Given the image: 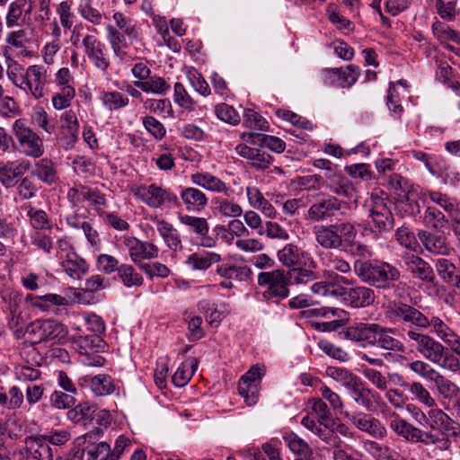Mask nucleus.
Segmentation results:
<instances>
[{"label": "nucleus", "instance_id": "c85d7f7f", "mask_svg": "<svg viewBox=\"0 0 460 460\" xmlns=\"http://www.w3.org/2000/svg\"><path fill=\"white\" fill-rule=\"evenodd\" d=\"M68 198L75 203L88 201L93 206H106L107 199L103 193L98 189H93L87 186L80 185L68 190Z\"/></svg>", "mask_w": 460, "mask_h": 460}, {"label": "nucleus", "instance_id": "cd10ccee", "mask_svg": "<svg viewBox=\"0 0 460 460\" xmlns=\"http://www.w3.org/2000/svg\"><path fill=\"white\" fill-rule=\"evenodd\" d=\"M326 187L336 196L352 199L355 196V188L352 182L339 170L326 175Z\"/></svg>", "mask_w": 460, "mask_h": 460}, {"label": "nucleus", "instance_id": "0eeeda50", "mask_svg": "<svg viewBox=\"0 0 460 460\" xmlns=\"http://www.w3.org/2000/svg\"><path fill=\"white\" fill-rule=\"evenodd\" d=\"M135 196L152 208H171L181 206L177 195L172 190L155 183L137 186L135 190Z\"/></svg>", "mask_w": 460, "mask_h": 460}, {"label": "nucleus", "instance_id": "4be33fe9", "mask_svg": "<svg viewBox=\"0 0 460 460\" xmlns=\"http://www.w3.org/2000/svg\"><path fill=\"white\" fill-rule=\"evenodd\" d=\"M236 153L249 161L252 167L257 170H265L273 163V157L261 148L251 147L244 144L237 145Z\"/></svg>", "mask_w": 460, "mask_h": 460}, {"label": "nucleus", "instance_id": "6e6d98bb", "mask_svg": "<svg viewBox=\"0 0 460 460\" xmlns=\"http://www.w3.org/2000/svg\"><path fill=\"white\" fill-rule=\"evenodd\" d=\"M284 440L290 451L297 457H305L313 453L310 446L296 434L291 432L284 437Z\"/></svg>", "mask_w": 460, "mask_h": 460}, {"label": "nucleus", "instance_id": "7c9ffc66", "mask_svg": "<svg viewBox=\"0 0 460 460\" xmlns=\"http://www.w3.org/2000/svg\"><path fill=\"white\" fill-rule=\"evenodd\" d=\"M242 138L251 145L267 147L275 153H282L286 148V143L275 136L248 132L243 133Z\"/></svg>", "mask_w": 460, "mask_h": 460}, {"label": "nucleus", "instance_id": "de8ad7c7", "mask_svg": "<svg viewBox=\"0 0 460 460\" xmlns=\"http://www.w3.org/2000/svg\"><path fill=\"white\" fill-rule=\"evenodd\" d=\"M430 429L429 431L422 430L419 428L417 439L415 443H420L424 446L438 445V448L441 451L449 450L451 447V441L447 437H439Z\"/></svg>", "mask_w": 460, "mask_h": 460}, {"label": "nucleus", "instance_id": "4c0bfd02", "mask_svg": "<svg viewBox=\"0 0 460 460\" xmlns=\"http://www.w3.org/2000/svg\"><path fill=\"white\" fill-rule=\"evenodd\" d=\"M157 231L169 249L178 251L182 248L181 235L171 223L164 219L158 220Z\"/></svg>", "mask_w": 460, "mask_h": 460}, {"label": "nucleus", "instance_id": "6ab92c4d", "mask_svg": "<svg viewBox=\"0 0 460 460\" xmlns=\"http://www.w3.org/2000/svg\"><path fill=\"white\" fill-rule=\"evenodd\" d=\"M423 189L414 186L402 194H399L394 202L396 212L402 217H414L420 213V206L418 199L422 201Z\"/></svg>", "mask_w": 460, "mask_h": 460}, {"label": "nucleus", "instance_id": "338daca9", "mask_svg": "<svg viewBox=\"0 0 460 460\" xmlns=\"http://www.w3.org/2000/svg\"><path fill=\"white\" fill-rule=\"evenodd\" d=\"M173 97L175 103L179 105L181 108L185 109L189 111H192L195 110V102L188 93L182 84L175 83Z\"/></svg>", "mask_w": 460, "mask_h": 460}, {"label": "nucleus", "instance_id": "774afa93", "mask_svg": "<svg viewBox=\"0 0 460 460\" xmlns=\"http://www.w3.org/2000/svg\"><path fill=\"white\" fill-rule=\"evenodd\" d=\"M75 394L55 390L49 397L51 405L58 410L70 409L75 403Z\"/></svg>", "mask_w": 460, "mask_h": 460}, {"label": "nucleus", "instance_id": "f8f14e48", "mask_svg": "<svg viewBox=\"0 0 460 460\" xmlns=\"http://www.w3.org/2000/svg\"><path fill=\"white\" fill-rule=\"evenodd\" d=\"M343 202L335 196L326 195L316 199L308 208L305 219L312 222L332 221Z\"/></svg>", "mask_w": 460, "mask_h": 460}, {"label": "nucleus", "instance_id": "b1692460", "mask_svg": "<svg viewBox=\"0 0 460 460\" xmlns=\"http://www.w3.org/2000/svg\"><path fill=\"white\" fill-rule=\"evenodd\" d=\"M378 323H358L350 325L346 330V337L360 343L364 348L374 347Z\"/></svg>", "mask_w": 460, "mask_h": 460}, {"label": "nucleus", "instance_id": "8fccbe9b", "mask_svg": "<svg viewBox=\"0 0 460 460\" xmlns=\"http://www.w3.org/2000/svg\"><path fill=\"white\" fill-rule=\"evenodd\" d=\"M422 222L429 228L439 229L443 228L448 223V220L440 209L427 204L425 205Z\"/></svg>", "mask_w": 460, "mask_h": 460}, {"label": "nucleus", "instance_id": "a878e982", "mask_svg": "<svg viewBox=\"0 0 460 460\" xmlns=\"http://www.w3.org/2000/svg\"><path fill=\"white\" fill-rule=\"evenodd\" d=\"M396 332V328L385 327L378 323L374 347L385 350L403 353L405 351V345L402 341L394 337Z\"/></svg>", "mask_w": 460, "mask_h": 460}, {"label": "nucleus", "instance_id": "2eb2a0df", "mask_svg": "<svg viewBox=\"0 0 460 460\" xmlns=\"http://www.w3.org/2000/svg\"><path fill=\"white\" fill-rule=\"evenodd\" d=\"M359 75V67L352 64L345 67L325 68L323 70L324 82L341 88H350L358 81Z\"/></svg>", "mask_w": 460, "mask_h": 460}, {"label": "nucleus", "instance_id": "5701e85b", "mask_svg": "<svg viewBox=\"0 0 460 460\" xmlns=\"http://www.w3.org/2000/svg\"><path fill=\"white\" fill-rule=\"evenodd\" d=\"M78 383L82 386L89 385L91 391L97 396L110 395L117 390L113 378L107 374L84 376L78 379Z\"/></svg>", "mask_w": 460, "mask_h": 460}, {"label": "nucleus", "instance_id": "e433bc0d", "mask_svg": "<svg viewBox=\"0 0 460 460\" xmlns=\"http://www.w3.org/2000/svg\"><path fill=\"white\" fill-rule=\"evenodd\" d=\"M349 391L354 402L366 410H370L373 405L372 399L379 396L375 391L367 387L360 379Z\"/></svg>", "mask_w": 460, "mask_h": 460}, {"label": "nucleus", "instance_id": "bb28decb", "mask_svg": "<svg viewBox=\"0 0 460 460\" xmlns=\"http://www.w3.org/2000/svg\"><path fill=\"white\" fill-rule=\"evenodd\" d=\"M277 257L282 265L287 268L306 266L308 261H310L311 263L314 262L308 252L293 243L286 244L278 252Z\"/></svg>", "mask_w": 460, "mask_h": 460}, {"label": "nucleus", "instance_id": "412c9836", "mask_svg": "<svg viewBox=\"0 0 460 460\" xmlns=\"http://www.w3.org/2000/svg\"><path fill=\"white\" fill-rule=\"evenodd\" d=\"M31 167V163L25 159H17L0 164V181L5 188L14 187L19 179L23 176Z\"/></svg>", "mask_w": 460, "mask_h": 460}, {"label": "nucleus", "instance_id": "79ce46f5", "mask_svg": "<svg viewBox=\"0 0 460 460\" xmlns=\"http://www.w3.org/2000/svg\"><path fill=\"white\" fill-rule=\"evenodd\" d=\"M103 341L96 334L82 335L74 340V345L81 355H90L102 347Z\"/></svg>", "mask_w": 460, "mask_h": 460}, {"label": "nucleus", "instance_id": "3c124183", "mask_svg": "<svg viewBox=\"0 0 460 460\" xmlns=\"http://www.w3.org/2000/svg\"><path fill=\"white\" fill-rule=\"evenodd\" d=\"M27 217L30 219V225L35 231L49 230L51 231V221L43 209H38L32 206L28 207Z\"/></svg>", "mask_w": 460, "mask_h": 460}, {"label": "nucleus", "instance_id": "39448f33", "mask_svg": "<svg viewBox=\"0 0 460 460\" xmlns=\"http://www.w3.org/2000/svg\"><path fill=\"white\" fill-rule=\"evenodd\" d=\"M257 283L262 289V297L279 303L289 296V279L284 270L277 269L258 274Z\"/></svg>", "mask_w": 460, "mask_h": 460}, {"label": "nucleus", "instance_id": "0e129e2a", "mask_svg": "<svg viewBox=\"0 0 460 460\" xmlns=\"http://www.w3.org/2000/svg\"><path fill=\"white\" fill-rule=\"evenodd\" d=\"M457 356L454 350L450 351L444 346L440 358L434 361V364L451 372H458L460 370V361Z\"/></svg>", "mask_w": 460, "mask_h": 460}, {"label": "nucleus", "instance_id": "864d4df0", "mask_svg": "<svg viewBox=\"0 0 460 460\" xmlns=\"http://www.w3.org/2000/svg\"><path fill=\"white\" fill-rule=\"evenodd\" d=\"M409 393L412 395L413 399L422 403L423 405L431 408L436 405L435 399L431 396L428 389L420 382H411L405 385Z\"/></svg>", "mask_w": 460, "mask_h": 460}, {"label": "nucleus", "instance_id": "4468645a", "mask_svg": "<svg viewBox=\"0 0 460 460\" xmlns=\"http://www.w3.org/2000/svg\"><path fill=\"white\" fill-rule=\"evenodd\" d=\"M123 244L128 249L132 262L139 269V264H146L145 260L155 259L159 255V248L153 243L141 241L136 237H124Z\"/></svg>", "mask_w": 460, "mask_h": 460}, {"label": "nucleus", "instance_id": "c756f323", "mask_svg": "<svg viewBox=\"0 0 460 460\" xmlns=\"http://www.w3.org/2000/svg\"><path fill=\"white\" fill-rule=\"evenodd\" d=\"M180 198L186 210L201 212L208 205V199L206 194L195 187H185L180 192Z\"/></svg>", "mask_w": 460, "mask_h": 460}, {"label": "nucleus", "instance_id": "9b49d317", "mask_svg": "<svg viewBox=\"0 0 460 460\" xmlns=\"http://www.w3.org/2000/svg\"><path fill=\"white\" fill-rule=\"evenodd\" d=\"M13 130L25 155L38 158L43 155L44 147L41 138L26 125L24 120L16 119Z\"/></svg>", "mask_w": 460, "mask_h": 460}, {"label": "nucleus", "instance_id": "1a4fd4ad", "mask_svg": "<svg viewBox=\"0 0 460 460\" xmlns=\"http://www.w3.org/2000/svg\"><path fill=\"white\" fill-rule=\"evenodd\" d=\"M421 331L416 327H409L405 331V340L426 359L434 363L440 358L444 345Z\"/></svg>", "mask_w": 460, "mask_h": 460}, {"label": "nucleus", "instance_id": "58836bf2", "mask_svg": "<svg viewBox=\"0 0 460 460\" xmlns=\"http://www.w3.org/2000/svg\"><path fill=\"white\" fill-rule=\"evenodd\" d=\"M134 85L146 93L164 95L170 90V84L164 78L157 75L150 76L146 81H134Z\"/></svg>", "mask_w": 460, "mask_h": 460}, {"label": "nucleus", "instance_id": "680f3d73", "mask_svg": "<svg viewBox=\"0 0 460 460\" xmlns=\"http://www.w3.org/2000/svg\"><path fill=\"white\" fill-rule=\"evenodd\" d=\"M262 451L258 447L250 450L252 460H283L279 449L270 443H265L261 447Z\"/></svg>", "mask_w": 460, "mask_h": 460}, {"label": "nucleus", "instance_id": "f3484780", "mask_svg": "<svg viewBox=\"0 0 460 460\" xmlns=\"http://www.w3.org/2000/svg\"><path fill=\"white\" fill-rule=\"evenodd\" d=\"M402 260L406 270L415 279L423 283L434 284L436 276L431 265L423 258L413 253H404Z\"/></svg>", "mask_w": 460, "mask_h": 460}, {"label": "nucleus", "instance_id": "052dcab7", "mask_svg": "<svg viewBox=\"0 0 460 460\" xmlns=\"http://www.w3.org/2000/svg\"><path fill=\"white\" fill-rule=\"evenodd\" d=\"M323 260V264L329 269V271L332 272L329 274L330 277H332L334 272H340L341 274H348L351 272L349 263L345 259L338 255L330 253L327 254Z\"/></svg>", "mask_w": 460, "mask_h": 460}, {"label": "nucleus", "instance_id": "473e14b6", "mask_svg": "<svg viewBox=\"0 0 460 460\" xmlns=\"http://www.w3.org/2000/svg\"><path fill=\"white\" fill-rule=\"evenodd\" d=\"M191 182L212 192L227 194L229 187L225 181L210 172H196L190 175Z\"/></svg>", "mask_w": 460, "mask_h": 460}, {"label": "nucleus", "instance_id": "c9c22d12", "mask_svg": "<svg viewBox=\"0 0 460 460\" xmlns=\"http://www.w3.org/2000/svg\"><path fill=\"white\" fill-rule=\"evenodd\" d=\"M221 255L208 251H199L191 253L186 261V264L193 270H206L212 264L219 262Z\"/></svg>", "mask_w": 460, "mask_h": 460}, {"label": "nucleus", "instance_id": "aec40b11", "mask_svg": "<svg viewBox=\"0 0 460 460\" xmlns=\"http://www.w3.org/2000/svg\"><path fill=\"white\" fill-rule=\"evenodd\" d=\"M20 456L26 455L33 460H52L53 452L42 435L28 436L24 439V447L20 449Z\"/></svg>", "mask_w": 460, "mask_h": 460}, {"label": "nucleus", "instance_id": "ddd939ff", "mask_svg": "<svg viewBox=\"0 0 460 460\" xmlns=\"http://www.w3.org/2000/svg\"><path fill=\"white\" fill-rule=\"evenodd\" d=\"M417 237L424 249L431 255L447 257L454 252L447 235L444 233L421 229L418 231Z\"/></svg>", "mask_w": 460, "mask_h": 460}, {"label": "nucleus", "instance_id": "9d476101", "mask_svg": "<svg viewBox=\"0 0 460 460\" xmlns=\"http://www.w3.org/2000/svg\"><path fill=\"white\" fill-rule=\"evenodd\" d=\"M368 217L374 228L379 234L390 232L394 226V218L385 200L372 193L368 205Z\"/></svg>", "mask_w": 460, "mask_h": 460}, {"label": "nucleus", "instance_id": "c03bdc74", "mask_svg": "<svg viewBox=\"0 0 460 460\" xmlns=\"http://www.w3.org/2000/svg\"><path fill=\"white\" fill-rule=\"evenodd\" d=\"M62 267L68 276L80 279L88 271V264L75 252L67 254V259L62 262Z\"/></svg>", "mask_w": 460, "mask_h": 460}, {"label": "nucleus", "instance_id": "e2e57ef3", "mask_svg": "<svg viewBox=\"0 0 460 460\" xmlns=\"http://www.w3.org/2000/svg\"><path fill=\"white\" fill-rule=\"evenodd\" d=\"M142 124L145 129L155 139L162 140L166 135V128L164 124L153 116L142 118Z\"/></svg>", "mask_w": 460, "mask_h": 460}, {"label": "nucleus", "instance_id": "5fc2aeb1", "mask_svg": "<svg viewBox=\"0 0 460 460\" xmlns=\"http://www.w3.org/2000/svg\"><path fill=\"white\" fill-rule=\"evenodd\" d=\"M326 373L348 390L359 379V377L344 367H328Z\"/></svg>", "mask_w": 460, "mask_h": 460}, {"label": "nucleus", "instance_id": "13d9d810", "mask_svg": "<svg viewBox=\"0 0 460 460\" xmlns=\"http://www.w3.org/2000/svg\"><path fill=\"white\" fill-rule=\"evenodd\" d=\"M243 123L246 128L254 130L268 131L270 129L269 122L252 109L243 111Z\"/></svg>", "mask_w": 460, "mask_h": 460}, {"label": "nucleus", "instance_id": "f257e3e1", "mask_svg": "<svg viewBox=\"0 0 460 460\" xmlns=\"http://www.w3.org/2000/svg\"><path fill=\"white\" fill-rule=\"evenodd\" d=\"M385 318L392 323H401L418 330L431 328L432 332L452 350L460 356V336L438 316L430 318L418 308L401 300L389 301L384 311Z\"/></svg>", "mask_w": 460, "mask_h": 460}, {"label": "nucleus", "instance_id": "4d7b16f0", "mask_svg": "<svg viewBox=\"0 0 460 460\" xmlns=\"http://www.w3.org/2000/svg\"><path fill=\"white\" fill-rule=\"evenodd\" d=\"M179 221L189 226L193 233L199 236H206L209 232V226L206 218L190 215H180Z\"/></svg>", "mask_w": 460, "mask_h": 460}, {"label": "nucleus", "instance_id": "49530a36", "mask_svg": "<svg viewBox=\"0 0 460 460\" xmlns=\"http://www.w3.org/2000/svg\"><path fill=\"white\" fill-rule=\"evenodd\" d=\"M217 272L226 279L246 280L252 274L251 269L246 265L222 264L217 267Z\"/></svg>", "mask_w": 460, "mask_h": 460}, {"label": "nucleus", "instance_id": "603ef678", "mask_svg": "<svg viewBox=\"0 0 460 460\" xmlns=\"http://www.w3.org/2000/svg\"><path fill=\"white\" fill-rule=\"evenodd\" d=\"M101 101L103 106L111 111L120 110L129 103L128 97L118 91L103 92Z\"/></svg>", "mask_w": 460, "mask_h": 460}, {"label": "nucleus", "instance_id": "7ed1b4c3", "mask_svg": "<svg viewBox=\"0 0 460 460\" xmlns=\"http://www.w3.org/2000/svg\"><path fill=\"white\" fill-rule=\"evenodd\" d=\"M316 243L326 250H340L345 242L356 239L358 231L353 223L342 221L314 227Z\"/></svg>", "mask_w": 460, "mask_h": 460}, {"label": "nucleus", "instance_id": "dca6fc26", "mask_svg": "<svg viewBox=\"0 0 460 460\" xmlns=\"http://www.w3.org/2000/svg\"><path fill=\"white\" fill-rule=\"evenodd\" d=\"M345 417L360 431L375 438H384L387 430L382 422L372 414L363 411L346 412Z\"/></svg>", "mask_w": 460, "mask_h": 460}, {"label": "nucleus", "instance_id": "6e6552de", "mask_svg": "<svg viewBox=\"0 0 460 460\" xmlns=\"http://www.w3.org/2000/svg\"><path fill=\"white\" fill-rule=\"evenodd\" d=\"M32 344L62 340L67 334L66 326L55 320H36L31 323L25 332Z\"/></svg>", "mask_w": 460, "mask_h": 460}, {"label": "nucleus", "instance_id": "2f4dec72", "mask_svg": "<svg viewBox=\"0 0 460 460\" xmlns=\"http://www.w3.org/2000/svg\"><path fill=\"white\" fill-rule=\"evenodd\" d=\"M435 268L440 279L448 285L455 287L460 295V272L456 265L446 258L435 261Z\"/></svg>", "mask_w": 460, "mask_h": 460}, {"label": "nucleus", "instance_id": "a18cd8bd", "mask_svg": "<svg viewBox=\"0 0 460 460\" xmlns=\"http://www.w3.org/2000/svg\"><path fill=\"white\" fill-rule=\"evenodd\" d=\"M433 382L441 396L456 402L460 401V388L451 380L438 373L434 376Z\"/></svg>", "mask_w": 460, "mask_h": 460}, {"label": "nucleus", "instance_id": "09e8293b", "mask_svg": "<svg viewBox=\"0 0 460 460\" xmlns=\"http://www.w3.org/2000/svg\"><path fill=\"white\" fill-rule=\"evenodd\" d=\"M83 452L86 453L87 460H116L111 450V447L106 442L90 443L85 446Z\"/></svg>", "mask_w": 460, "mask_h": 460}, {"label": "nucleus", "instance_id": "423d86ee", "mask_svg": "<svg viewBox=\"0 0 460 460\" xmlns=\"http://www.w3.org/2000/svg\"><path fill=\"white\" fill-rule=\"evenodd\" d=\"M13 81L16 86L38 100L45 96L50 75L48 73V68L44 66L31 65L26 68L23 75L19 77L14 76Z\"/></svg>", "mask_w": 460, "mask_h": 460}, {"label": "nucleus", "instance_id": "69168bd1", "mask_svg": "<svg viewBox=\"0 0 460 460\" xmlns=\"http://www.w3.org/2000/svg\"><path fill=\"white\" fill-rule=\"evenodd\" d=\"M6 42L16 49H20L21 53L24 57L31 56V51L26 50V46L30 43V39L24 30L10 32L6 37Z\"/></svg>", "mask_w": 460, "mask_h": 460}, {"label": "nucleus", "instance_id": "f704fd0d", "mask_svg": "<svg viewBox=\"0 0 460 460\" xmlns=\"http://www.w3.org/2000/svg\"><path fill=\"white\" fill-rule=\"evenodd\" d=\"M452 419L441 409L431 407L427 412L425 425L430 429L438 430L443 435L448 433L452 427Z\"/></svg>", "mask_w": 460, "mask_h": 460}, {"label": "nucleus", "instance_id": "37998d69", "mask_svg": "<svg viewBox=\"0 0 460 460\" xmlns=\"http://www.w3.org/2000/svg\"><path fill=\"white\" fill-rule=\"evenodd\" d=\"M117 274L119 280L127 288L141 287L144 283V278L131 264H120Z\"/></svg>", "mask_w": 460, "mask_h": 460}, {"label": "nucleus", "instance_id": "a19ab883", "mask_svg": "<svg viewBox=\"0 0 460 460\" xmlns=\"http://www.w3.org/2000/svg\"><path fill=\"white\" fill-rule=\"evenodd\" d=\"M198 367V360L195 358H190L182 362L177 368L172 377V382L178 387H182L188 384L192 377Z\"/></svg>", "mask_w": 460, "mask_h": 460}, {"label": "nucleus", "instance_id": "a211bd4d", "mask_svg": "<svg viewBox=\"0 0 460 460\" xmlns=\"http://www.w3.org/2000/svg\"><path fill=\"white\" fill-rule=\"evenodd\" d=\"M84 52L94 66L103 73L110 67V59L105 45L95 36L86 34L83 37Z\"/></svg>", "mask_w": 460, "mask_h": 460}, {"label": "nucleus", "instance_id": "ea45409f", "mask_svg": "<svg viewBox=\"0 0 460 460\" xmlns=\"http://www.w3.org/2000/svg\"><path fill=\"white\" fill-rule=\"evenodd\" d=\"M391 429L398 436L403 438L407 442L415 443L419 428L402 419L399 415L390 421Z\"/></svg>", "mask_w": 460, "mask_h": 460}, {"label": "nucleus", "instance_id": "20e7f679", "mask_svg": "<svg viewBox=\"0 0 460 460\" xmlns=\"http://www.w3.org/2000/svg\"><path fill=\"white\" fill-rule=\"evenodd\" d=\"M113 20L115 25H106L107 40L113 53L117 57H122L126 55L125 49L129 45L127 39L130 41L137 40L139 38V31L136 22L120 12L113 14Z\"/></svg>", "mask_w": 460, "mask_h": 460}, {"label": "nucleus", "instance_id": "393cba45", "mask_svg": "<svg viewBox=\"0 0 460 460\" xmlns=\"http://www.w3.org/2000/svg\"><path fill=\"white\" fill-rule=\"evenodd\" d=\"M376 295L372 287L356 285L348 288L345 304L351 308H365L375 303Z\"/></svg>", "mask_w": 460, "mask_h": 460}, {"label": "nucleus", "instance_id": "bf43d9fd", "mask_svg": "<svg viewBox=\"0 0 460 460\" xmlns=\"http://www.w3.org/2000/svg\"><path fill=\"white\" fill-rule=\"evenodd\" d=\"M144 108L151 113L163 116H170L172 112V103L169 99H146L143 102Z\"/></svg>", "mask_w": 460, "mask_h": 460}, {"label": "nucleus", "instance_id": "f03ea898", "mask_svg": "<svg viewBox=\"0 0 460 460\" xmlns=\"http://www.w3.org/2000/svg\"><path fill=\"white\" fill-rule=\"evenodd\" d=\"M353 270L357 277L369 287L381 290L403 289L405 283L400 281L401 270L394 265L380 260H356Z\"/></svg>", "mask_w": 460, "mask_h": 460}, {"label": "nucleus", "instance_id": "72a5a7b5", "mask_svg": "<svg viewBox=\"0 0 460 460\" xmlns=\"http://www.w3.org/2000/svg\"><path fill=\"white\" fill-rule=\"evenodd\" d=\"M422 195V203L424 205L428 204L429 199L432 203L438 205L440 208L448 214H452L457 209L456 199L446 193L435 190L423 189Z\"/></svg>", "mask_w": 460, "mask_h": 460}]
</instances>
